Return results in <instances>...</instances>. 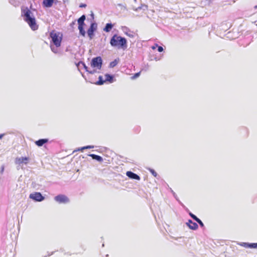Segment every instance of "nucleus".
<instances>
[{"label": "nucleus", "instance_id": "ea45409f", "mask_svg": "<svg viewBox=\"0 0 257 257\" xmlns=\"http://www.w3.org/2000/svg\"><path fill=\"white\" fill-rule=\"evenodd\" d=\"M156 47H157V46H155V44L154 46H153L152 47V49L153 50H154V49H155L156 48Z\"/></svg>", "mask_w": 257, "mask_h": 257}, {"label": "nucleus", "instance_id": "473e14b6", "mask_svg": "<svg viewBox=\"0 0 257 257\" xmlns=\"http://www.w3.org/2000/svg\"><path fill=\"white\" fill-rule=\"evenodd\" d=\"M4 170H5V166H4V165H2L1 167V170H0V173L1 174H3Z\"/></svg>", "mask_w": 257, "mask_h": 257}, {"label": "nucleus", "instance_id": "09e8293b", "mask_svg": "<svg viewBox=\"0 0 257 257\" xmlns=\"http://www.w3.org/2000/svg\"><path fill=\"white\" fill-rule=\"evenodd\" d=\"M82 77H83L84 78H85L84 75L82 74Z\"/></svg>", "mask_w": 257, "mask_h": 257}, {"label": "nucleus", "instance_id": "a18cd8bd", "mask_svg": "<svg viewBox=\"0 0 257 257\" xmlns=\"http://www.w3.org/2000/svg\"><path fill=\"white\" fill-rule=\"evenodd\" d=\"M172 193H173V195L175 196V192H174L172 190Z\"/></svg>", "mask_w": 257, "mask_h": 257}, {"label": "nucleus", "instance_id": "a211bd4d", "mask_svg": "<svg viewBox=\"0 0 257 257\" xmlns=\"http://www.w3.org/2000/svg\"><path fill=\"white\" fill-rule=\"evenodd\" d=\"M105 82V80H104L102 76L98 77V80L94 83L97 85H102Z\"/></svg>", "mask_w": 257, "mask_h": 257}, {"label": "nucleus", "instance_id": "1a4fd4ad", "mask_svg": "<svg viewBox=\"0 0 257 257\" xmlns=\"http://www.w3.org/2000/svg\"><path fill=\"white\" fill-rule=\"evenodd\" d=\"M57 0H43L42 6L45 8H50L52 7L54 3H56Z\"/></svg>", "mask_w": 257, "mask_h": 257}, {"label": "nucleus", "instance_id": "f257e3e1", "mask_svg": "<svg viewBox=\"0 0 257 257\" xmlns=\"http://www.w3.org/2000/svg\"><path fill=\"white\" fill-rule=\"evenodd\" d=\"M21 16L33 31H36L38 29L36 18L27 7H22L21 8Z\"/></svg>", "mask_w": 257, "mask_h": 257}, {"label": "nucleus", "instance_id": "79ce46f5", "mask_svg": "<svg viewBox=\"0 0 257 257\" xmlns=\"http://www.w3.org/2000/svg\"><path fill=\"white\" fill-rule=\"evenodd\" d=\"M68 0H63L64 3L68 2Z\"/></svg>", "mask_w": 257, "mask_h": 257}, {"label": "nucleus", "instance_id": "dca6fc26", "mask_svg": "<svg viewBox=\"0 0 257 257\" xmlns=\"http://www.w3.org/2000/svg\"><path fill=\"white\" fill-rule=\"evenodd\" d=\"M88 155L91 157L92 159L95 160L99 162H102L103 161V158L100 156L94 154H89Z\"/></svg>", "mask_w": 257, "mask_h": 257}, {"label": "nucleus", "instance_id": "a19ab883", "mask_svg": "<svg viewBox=\"0 0 257 257\" xmlns=\"http://www.w3.org/2000/svg\"><path fill=\"white\" fill-rule=\"evenodd\" d=\"M81 64V63H79V62L78 63H75V65L76 66L78 67Z\"/></svg>", "mask_w": 257, "mask_h": 257}, {"label": "nucleus", "instance_id": "58836bf2", "mask_svg": "<svg viewBox=\"0 0 257 257\" xmlns=\"http://www.w3.org/2000/svg\"><path fill=\"white\" fill-rule=\"evenodd\" d=\"M4 136H5V134H0V139H2L4 137Z\"/></svg>", "mask_w": 257, "mask_h": 257}, {"label": "nucleus", "instance_id": "c03bdc74", "mask_svg": "<svg viewBox=\"0 0 257 257\" xmlns=\"http://www.w3.org/2000/svg\"><path fill=\"white\" fill-rule=\"evenodd\" d=\"M254 9H257V5L256 6H254Z\"/></svg>", "mask_w": 257, "mask_h": 257}, {"label": "nucleus", "instance_id": "393cba45", "mask_svg": "<svg viewBox=\"0 0 257 257\" xmlns=\"http://www.w3.org/2000/svg\"><path fill=\"white\" fill-rule=\"evenodd\" d=\"M148 9V6L147 5H145V4H143V5H142L141 6L138 7L137 9V10H143L144 11L145 10H147Z\"/></svg>", "mask_w": 257, "mask_h": 257}, {"label": "nucleus", "instance_id": "e433bc0d", "mask_svg": "<svg viewBox=\"0 0 257 257\" xmlns=\"http://www.w3.org/2000/svg\"><path fill=\"white\" fill-rule=\"evenodd\" d=\"M85 150V149H83V147H81V148H78V149H77V150H76V151H83V150Z\"/></svg>", "mask_w": 257, "mask_h": 257}, {"label": "nucleus", "instance_id": "8fccbe9b", "mask_svg": "<svg viewBox=\"0 0 257 257\" xmlns=\"http://www.w3.org/2000/svg\"><path fill=\"white\" fill-rule=\"evenodd\" d=\"M102 245V246H104V243H103Z\"/></svg>", "mask_w": 257, "mask_h": 257}, {"label": "nucleus", "instance_id": "5701e85b", "mask_svg": "<svg viewBox=\"0 0 257 257\" xmlns=\"http://www.w3.org/2000/svg\"><path fill=\"white\" fill-rule=\"evenodd\" d=\"M9 3L14 7H17L19 6V2L17 0H9Z\"/></svg>", "mask_w": 257, "mask_h": 257}, {"label": "nucleus", "instance_id": "9b49d317", "mask_svg": "<svg viewBox=\"0 0 257 257\" xmlns=\"http://www.w3.org/2000/svg\"><path fill=\"white\" fill-rule=\"evenodd\" d=\"M126 176L130 179L136 180H140L141 178L137 174L129 171H127L126 173Z\"/></svg>", "mask_w": 257, "mask_h": 257}, {"label": "nucleus", "instance_id": "9d476101", "mask_svg": "<svg viewBox=\"0 0 257 257\" xmlns=\"http://www.w3.org/2000/svg\"><path fill=\"white\" fill-rule=\"evenodd\" d=\"M186 225L192 230H195L198 229V225L197 223L193 222L192 220L189 219L186 223Z\"/></svg>", "mask_w": 257, "mask_h": 257}, {"label": "nucleus", "instance_id": "bb28decb", "mask_svg": "<svg viewBox=\"0 0 257 257\" xmlns=\"http://www.w3.org/2000/svg\"><path fill=\"white\" fill-rule=\"evenodd\" d=\"M141 74V71L139 72H137L134 74L133 76L131 77L132 79H135L137 78L140 76Z\"/></svg>", "mask_w": 257, "mask_h": 257}, {"label": "nucleus", "instance_id": "423d86ee", "mask_svg": "<svg viewBox=\"0 0 257 257\" xmlns=\"http://www.w3.org/2000/svg\"><path fill=\"white\" fill-rule=\"evenodd\" d=\"M97 29V24L96 22H92L87 31V34L88 37L90 40H91L95 36V32L96 31Z\"/></svg>", "mask_w": 257, "mask_h": 257}, {"label": "nucleus", "instance_id": "b1692460", "mask_svg": "<svg viewBox=\"0 0 257 257\" xmlns=\"http://www.w3.org/2000/svg\"><path fill=\"white\" fill-rule=\"evenodd\" d=\"M148 170L150 171V172L155 177H157V176H158L157 173L155 171V170H154L153 169H152V168H149L148 169Z\"/></svg>", "mask_w": 257, "mask_h": 257}, {"label": "nucleus", "instance_id": "4be33fe9", "mask_svg": "<svg viewBox=\"0 0 257 257\" xmlns=\"http://www.w3.org/2000/svg\"><path fill=\"white\" fill-rule=\"evenodd\" d=\"M188 214L190 215V216L195 221H196L199 218L197 217L195 215L193 214L191 212H190L188 209H187Z\"/></svg>", "mask_w": 257, "mask_h": 257}, {"label": "nucleus", "instance_id": "37998d69", "mask_svg": "<svg viewBox=\"0 0 257 257\" xmlns=\"http://www.w3.org/2000/svg\"><path fill=\"white\" fill-rule=\"evenodd\" d=\"M118 6H120V7H121V6H122V5H121V4H118Z\"/></svg>", "mask_w": 257, "mask_h": 257}, {"label": "nucleus", "instance_id": "f8f14e48", "mask_svg": "<svg viewBox=\"0 0 257 257\" xmlns=\"http://www.w3.org/2000/svg\"><path fill=\"white\" fill-rule=\"evenodd\" d=\"M239 245L245 248H257V243L240 242Z\"/></svg>", "mask_w": 257, "mask_h": 257}, {"label": "nucleus", "instance_id": "f03ea898", "mask_svg": "<svg viewBox=\"0 0 257 257\" xmlns=\"http://www.w3.org/2000/svg\"><path fill=\"white\" fill-rule=\"evenodd\" d=\"M109 43L112 47L125 50L127 47V41L125 37L114 34L110 38Z\"/></svg>", "mask_w": 257, "mask_h": 257}, {"label": "nucleus", "instance_id": "c9c22d12", "mask_svg": "<svg viewBox=\"0 0 257 257\" xmlns=\"http://www.w3.org/2000/svg\"><path fill=\"white\" fill-rule=\"evenodd\" d=\"M90 16L91 17V19L92 20H94V14H93L92 11H91Z\"/></svg>", "mask_w": 257, "mask_h": 257}, {"label": "nucleus", "instance_id": "6e6552de", "mask_svg": "<svg viewBox=\"0 0 257 257\" xmlns=\"http://www.w3.org/2000/svg\"><path fill=\"white\" fill-rule=\"evenodd\" d=\"M54 200L59 204H67L69 202V199L64 194H59L54 197Z\"/></svg>", "mask_w": 257, "mask_h": 257}, {"label": "nucleus", "instance_id": "0eeeda50", "mask_svg": "<svg viewBox=\"0 0 257 257\" xmlns=\"http://www.w3.org/2000/svg\"><path fill=\"white\" fill-rule=\"evenodd\" d=\"M29 198L36 202H41L45 199V197L39 192L30 194Z\"/></svg>", "mask_w": 257, "mask_h": 257}, {"label": "nucleus", "instance_id": "cd10ccee", "mask_svg": "<svg viewBox=\"0 0 257 257\" xmlns=\"http://www.w3.org/2000/svg\"><path fill=\"white\" fill-rule=\"evenodd\" d=\"M196 221L199 224V225L201 227H204V225L203 222L199 218H198Z\"/></svg>", "mask_w": 257, "mask_h": 257}, {"label": "nucleus", "instance_id": "7c9ffc66", "mask_svg": "<svg viewBox=\"0 0 257 257\" xmlns=\"http://www.w3.org/2000/svg\"><path fill=\"white\" fill-rule=\"evenodd\" d=\"M87 72L89 74H94L96 72V70H95V69H93L92 70H88V71H87Z\"/></svg>", "mask_w": 257, "mask_h": 257}, {"label": "nucleus", "instance_id": "aec40b11", "mask_svg": "<svg viewBox=\"0 0 257 257\" xmlns=\"http://www.w3.org/2000/svg\"><path fill=\"white\" fill-rule=\"evenodd\" d=\"M124 29H126V30H127V32H124V34L126 36H127L131 38L134 37V35L133 34V33L132 32H131L128 28H127L126 27H123V30H124Z\"/></svg>", "mask_w": 257, "mask_h": 257}, {"label": "nucleus", "instance_id": "20e7f679", "mask_svg": "<svg viewBox=\"0 0 257 257\" xmlns=\"http://www.w3.org/2000/svg\"><path fill=\"white\" fill-rule=\"evenodd\" d=\"M85 15H82L80 18H79L77 20V23L78 25V29L79 30V35L83 37H85L86 35V32L84 29V27L85 26H86V24L85 23Z\"/></svg>", "mask_w": 257, "mask_h": 257}, {"label": "nucleus", "instance_id": "6ab92c4d", "mask_svg": "<svg viewBox=\"0 0 257 257\" xmlns=\"http://www.w3.org/2000/svg\"><path fill=\"white\" fill-rule=\"evenodd\" d=\"M119 61V58H116V59H114L113 61L110 62V63L109 64V68L114 67L115 66H116L117 65V64L118 63Z\"/></svg>", "mask_w": 257, "mask_h": 257}, {"label": "nucleus", "instance_id": "4c0bfd02", "mask_svg": "<svg viewBox=\"0 0 257 257\" xmlns=\"http://www.w3.org/2000/svg\"><path fill=\"white\" fill-rule=\"evenodd\" d=\"M54 252H52L51 253H48L47 255H45L43 257H47V256H51V255H52L54 253Z\"/></svg>", "mask_w": 257, "mask_h": 257}, {"label": "nucleus", "instance_id": "2eb2a0df", "mask_svg": "<svg viewBox=\"0 0 257 257\" xmlns=\"http://www.w3.org/2000/svg\"><path fill=\"white\" fill-rule=\"evenodd\" d=\"M49 140L48 139H41L36 141H35V144L38 147H42L45 144H46L48 142Z\"/></svg>", "mask_w": 257, "mask_h": 257}, {"label": "nucleus", "instance_id": "ddd939ff", "mask_svg": "<svg viewBox=\"0 0 257 257\" xmlns=\"http://www.w3.org/2000/svg\"><path fill=\"white\" fill-rule=\"evenodd\" d=\"M105 82H109V83H112L115 81L114 75L110 74L109 73H106L104 75Z\"/></svg>", "mask_w": 257, "mask_h": 257}, {"label": "nucleus", "instance_id": "f704fd0d", "mask_svg": "<svg viewBox=\"0 0 257 257\" xmlns=\"http://www.w3.org/2000/svg\"><path fill=\"white\" fill-rule=\"evenodd\" d=\"M86 6H87L86 4H84V3H81V4H80V5H79V7H80V8H86Z\"/></svg>", "mask_w": 257, "mask_h": 257}, {"label": "nucleus", "instance_id": "de8ad7c7", "mask_svg": "<svg viewBox=\"0 0 257 257\" xmlns=\"http://www.w3.org/2000/svg\"><path fill=\"white\" fill-rule=\"evenodd\" d=\"M68 51V48H67V49H66V51Z\"/></svg>", "mask_w": 257, "mask_h": 257}, {"label": "nucleus", "instance_id": "c756f323", "mask_svg": "<svg viewBox=\"0 0 257 257\" xmlns=\"http://www.w3.org/2000/svg\"><path fill=\"white\" fill-rule=\"evenodd\" d=\"M94 148V146H91V145H88V146L83 147V148L85 149H93Z\"/></svg>", "mask_w": 257, "mask_h": 257}, {"label": "nucleus", "instance_id": "c85d7f7f", "mask_svg": "<svg viewBox=\"0 0 257 257\" xmlns=\"http://www.w3.org/2000/svg\"><path fill=\"white\" fill-rule=\"evenodd\" d=\"M155 46H157V50L159 52H162L164 51V49L162 46H159L157 44H155Z\"/></svg>", "mask_w": 257, "mask_h": 257}, {"label": "nucleus", "instance_id": "f3484780", "mask_svg": "<svg viewBox=\"0 0 257 257\" xmlns=\"http://www.w3.org/2000/svg\"><path fill=\"white\" fill-rule=\"evenodd\" d=\"M113 27V25L111 23L106 24L105 26L103 29V30L105 32H109Z\"/></svg>", "mask_w": 257, "mask_h": 257}, {"label": "nucleus", "instance_id": "7ed1b4c3", "mask_svg": "<svg viewBox=\"0 0 257 257\" xmlns=\"http://www.w3.org/2000/svg\"><path fill=\"white\" fill-rule=\"evenodd\" d=\"M59 33L52 31L50 34V37L51 39L50 44H52L56 46V47H59L61 45L62 40V35L59 36Z\"/></svg>", "mask_w": 257, "mask_h": 257}, {"label": "nucleus", "instance_id": "39448f33", "mask_svg": "<svg viewBox=\"0 0 257 257\" xmlns=\"http://www.w3.org/2000/svg\"><path fill=\"white\" fill-rule=\"evenodd\" d=\"M103 64V60L101 56H96L92 58L90 66L93 68L100 70Z\"/></svg>", "mask_w": 257, "mask_h": 257}, {"label": "nucleus", "instance_id": "72a5a7b5", "mask_svg": "<svg viewBox=\"0 0 257 257\" xmlns=\"http://www.w3.org/2000/svg\"><path fill=\"white\" fill-rule=\"evenodd\" d=\"M149 65H147L146 66H145L144 68H143L141 71H147L149 69Z\"/></svg>", "mask_w": 257, "mask_h": 257}, {"label": "nucleus", "instance_id": "a878e982", "mask_svg": "<svg viewBox=\"0 0 257 257\" xmlns=\"http://www.w3.org/2000/svg\"><path fill=\"white\" fill-rule=\"evenodd\" d=\"M79 63H81V64L83 66L86 72L88 71L89 68L86 65L85 63L84 62L80 61L79 62Z\"/></svg>", "mask_w": 257, "mask_h": 257}, {"label": "nucleus", "instance_id": "412c9836", "mask_svg": "<svg viewBox=\"0 0 257 257\" xmlns=\"http://www.w3.org/2000/svg\"><path fill=\"white\" fill-rule=\"evenodd\" d=\"M57 47H56V46L52 44H50V48L51 51L55 54L58 53V51L57 48Z\"/></svg>", "mask_w": 257, "mask_h": 257}, {"label": "nucleus", "instance_id": "49530a36", "mask_svg": "<svg viewBox=\"0 0 257 257\" xmlns=\"http://www.w3.org/2000/svg\"><path fill=\"white\" fill-rule=\"evenodd\" d=\"M108 256H109L108 254L106 255V257H108Z\"/></svg>", "mask_w": 257, "mask_h": 257}, {"label": "nucleus", "instance_id": "4468645a", "mask_svg": "<svg viewBox=\"0 0 257 257\" xmlns=\"http://www.w3.org/2000/svg\"><path fill=\"white\" fill-rule=\"evenodd\" d=\"M29 158L27 157H21V158H17L16 159V162L18 164H27L28 162Z\"/></svg>", "mask_w": 257, "mask_h": 257}, {"label": "nucleus", "instance_id": "2f4dec72", "mask_svg": "<svg viewBox=\"0 0 257 257\" xmlns=\"http://www.w3.org/2000/svg\"><path fill=\"white\" fill-rule=\"evenodd\" d=\"M76 24V21H72L70 24V27H71L72 28H74V25Z\"/></svg>", "mask_w": 257, "mask_h": 257}]
</instances>
